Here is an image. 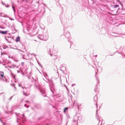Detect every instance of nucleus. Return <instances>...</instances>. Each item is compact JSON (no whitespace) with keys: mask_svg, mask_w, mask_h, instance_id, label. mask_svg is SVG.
Here are the masks:
<instances>
[{"mask_svg":"<svg viewBox=\"0 0 125 125\" xmlns=\"http://www.w3.org/2000/svg\"><path fill=\"white\" fill-rule=\"evenodd\" d=\"M43 75L44 77H46V76H47V74L46 73H43Z\"/></svg>","mask_w":125,"mask_h":125,"instance_id":"18","label":"nucleus"},{"mask_svg":"<svg viewBox=\"0 0 125 125\" xmlns=\"http://www.w3.org/2000/svg\"><path fill=\"white\" fill-rule=\"evenodd\" d=\"M19 86H21V85H20V84H19Z\"/></svg>","mask_w":125,"mask_h":125,"instance_id":"46","label":"nucleus"},{"mask_svg":"<svg viewBox=\"0 0 125 125\" xmlns=\"http://www.w3.org/2000/svg\"><path fill=\"white\" fill-rule=\"evenodd\" d=\"M114 8H116V7H119V5H113V6Z\"/></svg>","mask_w":125,"mask_h":125,"instance_id":"15","label":"nucleus"},{"mask_svg":"<svg viewBox=\"0 0 125 125\" xmlns=\"http://www.w3.org/2000/svg\"><path fill=\"white\" fill-rule=\"evenodd\" d=\"M121 49H122L121 51H122V52L121 53L119 52H118V53L121 54L123 56L122 58L123 59L124 58V56H125V54H124V53L123 52L125 53V46H123L121 47L120 48V50Z\"/></svg>","mask_w":125,"mask_h":125,"instance_id":"2","label":"nucleus"},{"mask_svg":"<svg viewBox=\"0 0 125 125\" xmlns=\"http://www.w3.org/2000/svg\"><path fill=\"white\" fill-rule=\"evenodd\" d=\"M38 37L40 40H45L43 34H42L41 35H39L38 36Z\"/></svg>","mask_w":125,"mask_h":125,"instance_id":"7","label":"nucleus"},{"mask_svg":"<svg viewBox=\"0 0 125 125\" xmlns=\"http://www.w3.org/2000/svg\"><path fill=\"white\" fill-rule=\"evenodd\" d=\"M77 104V102L76 101H75L74 103V104Z\"/></svg>","mask_w":125,"mask_h":125,"instance_id":"30","label":"nucleus"},{"mask_svg":"<svg viewBox=\"0 0 125 125\" xmlns=\"http://www.w3.org/2000/svg\"><path fill=\"white\" fill-rule=\"evenodd\" d=\"M97 56V55H95V56Z\"/></svg>","mask_w":125,"mask_h":125,"instance_id":"55","label":"nucleus"},{"mask_svg":"<svg viewBox=\"0 0 125 125\" xmlns=\"http://www.w3.org/2000/svg\"><path fill=\"white\" fill-rule=\"evenodd\" d=\"M78 119L77 120H75L74 119L73 120V121L74 122H76L77 121V122L79 121H80V122L81 123H82L83 121L82 120V118L81 117H78Z\"/></svg>","mask_w":125,"mask_h":125,"instance_id":"6","label":"nucleus"},{"mask_svg":"<svg viewBox=\"0 0 125 125\" xmlns=\"http://www.w3.org/2000/svg\"><path fill=\"white\" fill-rule=\"evenodd\" d=\"M97 119L98 120V121H99V122H100V120H99V119L98 118H97Z\"/></svg>","mask_w":125,"mask_h":125,"instance_id":"41","label":"nucleus"},{"mask_svg":"<svg viewBox=\"0 0 125 125\" xmlns=\"http://www.w3.org/2000/svg\"><path fill=\"white\" fill-rule=\"evenodd\" d=\"M7 31H3L0 30V33L2 34H6L7 33Z\"/></svg>","mask_w":125,"mask_h":125,"instance_id":"9","label":"nucleus"},{"mask_svg":"<svg viewBox=\"0 0 125 125\" xmlns=\"http://www.w3.org/2000/svg\"><path fill=\"white\" fill-rule=\"evenodd\" d=\"M12 8L13 9V11H14V12H15V7L13 6H12Z\"/></svg>","mask_w":125,"mask_h":125,"instance_id":"21","label":"nucleus"},{"mask_svg":"<svg viewBox=\"0 0 125 125\" xmlns=\"http://www.w3.org/2000/svg\"><path fill=\"white\" fill-rule=\"evenodd\" d=\"M2 54H2V53H1V55H2Z\"/></svg>","mask_w":125,"mask_h":125,"instance_id":"50","label":"nucleus"},{"mask_svg":"<svg viewBox=\"0 0 125 125\" xmlns=\"http://www.w3.org/2000/svg\"><path fill=\"white\" fill-rule=\"evenodd\" d=\"M3 125H6V124L4 123H3Z\"/></svg>","mask_w":125,"mask_h":125,"instance_id":"33","label":"nucleus"},{"mask_svg":"<svg viewBox=\"0 0 125 125\" xmlns=\"http://www.w3.org/2000/svg\"><path fill=\"white\" fill-rule=\"evenodd\" d=\"M38 62V64L40 66V67L41 68H42V65H41V64H40Z\"/></svg>","mask_w":125,"mask_h":125,"instance_id":"24","label":"nucleus"},{"mask_svg":"<svg viewBox=\"0 0 125 125\" xmlns=\"http://www.w3.org/2000/svg\"><path fill=\"white\" fill-rule=\"evenodd\" d=\"M28 79H30V77L29 76H28Z\"/></svg>","mask_w":125,"mask_h":125,"instance_id":"37","label":"nucleus"},{"mask_svg":"<svg viewBox=\"0 0 125 125\" xmlns=\"http://www.w3.org/2000/svg\"><path fill=\"white\" fill-rule=\"evenodd\" d=\"M43 96H44V97H45V96H46V95H43Z\"/></svg>","mask_w":125,"mask_h":125,"instance_id":"48","label":"nucleus"},{"mask_svg":"<svg viewBox=\"0 0 125 125\" xmlns=\"http://www.w3.org/2000/svg\"><path fill=\"white\" fill-rule=\"evenodd\" d=\"M63 35L68 39V42H69V40L71 39V36L70 32L68 31H65Z\"/></svg>","mask_w":125,"mask_h":125,"instance_id":"1","label":"nucleus"},{"mask_svg":"<svg viewBox=\"0 0 125 125\" xmlns=\"http://www.w3.org/2000/svg\"><path fill=\"white\" fill-rule=\"evenodd\" d=\"M50 89H51V91H52V88H50Z\"/></svg>","mask_w":125,"mask_h":125,"instance_id":"40","label":"nucleus"},{"mask_svg":"<svg viewBox=\"0 0 125 125\" xmlns=\"http://www.w3.org/2000/svg\"><path fill=\"white\" fill-rule=\"evenodd\" d=\"M122 37L123 38H125V34L123 35L122 36Z\"/></svg>","mask_w":125,"mask_h":125,"instance_id":"29","label":"nucleus"},{"mask_svg":"<svg viewBox=\"0 0 125 125\" xmlns=\"http://www.w3.org/2000/svg\"><path fill=\"white\" fill-rule=\"evenodd\" d=\"M0 72V75L1 77H3L4 76V74H3V72Z\"/></svg>","mask_w":125,"mask_h":125,"instance_id":"13","label":"nucleus"},{"mask_svg":"<svg viewBox=\"0 0 125 125\" xmlns=\"http://www.w3.org/2000/svg\"><path fill=\"white\" fill-rule=\"evenodd\" d=\"M47 51L48 53L49 54L50 53L51 50L50 48H47Z\"/></svg>","mask_w":125,"mask_h":125,"instance_id":"14","label":"nucleus"},{"mask_svg":"<svg viewBox=\"0 0 125 125\" xmlns=\"http://www.w3.org/2000/svg\"><path fill=\"white\" fill-rule=\"evenodd\" d=\"M22 88H23V89H24V88H25V89H26V88H25V87H22Z\"/></svg>","mask_w":125,"mask_h":125,"instance_id":"35","label":"nucleus"},{"mask_svg":"<svg viewBox=\"0 0 125 125\" xmlns=\"http://www.w3.org/2000/svg\"><path fill=\"white\" fill-rule=\"evenodd\" d=\"M23 94L24 95H25L26 96H27L28 95V94H27L26 93H25L24 92V91H23Z\"/></svg>","mask_w":125,"mask_h":125,"instance_id":"17","label":"nucleus"},{"mask_svg":"<svg viewBox=\"0 0 125 125\" xmlns=\"http://www.w3.org/2000/svg\"><path fill=\"white\" fill-rule=\"evenodd\" d=\"M3 77L2 80H3V81L4 82H7V80L6 79L5 76H4L3 77Z\"/></svg>","mask_w":125,"mask_h":125,"instance_id":"10","label":"nucleus"},{"mask_svg":"<svg viewBox=\"0 0 125 125\" xmlns=\"http://www.w3.org/2000/svg\"><path fill=\"white\" fill-rule=\"evenodd\" d=\"M15 84H13V86L15 88V90H16V88L15 87Z\"/></svg>","mask_w":125,"mask_h":125,"instance_id":"28","label":"nucleus"},{"mask_svg":"<svg viewBox=\"0 0 125 125\" xmlns=\"http://www.w3.org/2000/svg\"><path fill=\"white\" fill-rule=\"evenodd\" d=\"M22 115V116H23V117L24 118H25V115H24V114H23Z\"/></svg>","mask_w":125,"mask_h":125,"instance_id":"26","label":"nucleus"},{"mask_svg":"<svg viewBox=\"0 0 125 125\" xmlns=\"http://www.w3.org/2000/svg\"><path fill=\"white\" fill-rule=\"evenodd\" d=\"M3 48L4 49H5V48H5V47H3Z\"/></svg>","mask_w":125,"mask_h":125,"instance_id":"47","label":"nucleus"},{"mask_svg":"<svg viewBox=\"0 0 125 125\" xmlns=\"http://www.w3.org/2000/svg\"><path fill=\"white\" fill-rule=\"evenodd\" d=\"M43 79L46 82H48V80L47 78H46V77H44V78H43Z\"/></svg>","mask_w":125,"mask_h":125,"instance_id":"16","label":"nucleus"},{"mask_svg":"<svg viewBox=\"0 0 125 125\" xmlns=\"http://www.w3.org/2000/svg\"><path fill=\"white\" fill-rule=\"evenodd\" d=\"M77 106L78 107V110H79V106L78 105H77Z\"/></svg>","mask_w":125,"mask_h":125,"instance_id":"31","label":"nucleus"},{"mask_svg":"<svg viewBox=\"0 0 125 125\" xmlns=\"http://www.w3.org/2000/svg\"><path fill=\"white\" fill-rule=\"evenodd\" d=\"M13 66H16V65H13Z\"/></svg>","mask_w":125,"mask_h":125,"instance_id":"45","label":"nucleus"},{"mask_svg":"<svg viewBox=\"0 0 125 125\" xmlns=\"http://www.w3.org/2000/svg\"><path fill=\"white\" fill-rule=\"evenodd\" d=\"M13 75V73H12V74H11V75Z\"/></svg>","mask_w":125,"mask_h":125,"instance_id":"49","label":"nucleus"},{"mask_svg":"<svg viewBox=\"0 0 125 125\" xmlns=\"http://www.w3.org/2000/svg\"><path fill=\"white\" fill-rule=\"evenodd\" d=\"M12 98V97H11L10 98V99H10V100Z\"/></svg>","mask_w":125,"mask_h":125,"instance_id":"42","label":"nucleus"},{"mask_svg":"<svg viewBox=\"0 0 125 125\" xmlns=\"http://www.w3.org/2000/svg\"><path fill=\"white\" fill-rule=\"evenodd\" d=\"M6 47H7V46H6Z\"/></svg>","mask_w":125,"mask_h":125,"instance_id":"54","label":"nucleus"},{"mask_svg":"<svg viewBox=\"0 0 125 125\" xmlns=\"http://www.w3.org/2000/svg\"><path fill=\"white\" fill-rule=\"evenodd\" d=\"M24 106L25 107H27V108H28L29 107V105H27L26 104H25L24 105Z\"/></svg>","mask_w":125,"mask_h":125,"instance_id":"22","label":"nucleus"},{"mask_svg":"<svg viewBox=\"0 0 125 125\" xmlns=\"http://www.w3.org/2000/svg\"><path fill=\"white\" fill-rule=\"evenodd\" d=\"M68 109V107H66L65 108L64 110V112H65V111L67 110Z\"/></svg>","mask_w":125,"mask_h":125,"instance_id":"19","label":"nucleus"},{"mask_svg":"<svg viewBox=\"0 0 125 125\" xmlns=\"http://www.w3.org/2000/svg\"><path fill=\"white\" fill-rule=\"evenodd\" d=\"M109 37L110 38H113L112 37H117L120 36V34L116 33H113L111 35H109Z\"/></svg>","mask_w":125,"mask_h":125,"instance_id":"3","label":"nucleus"},{"mask_svg":"<svg viewBox=\"0 0 125 125\" xmlns=\"http://www.w3.org/2000/svg\"><path fill=\"white\" fill-rule=\"evenodd\" d=\"M24 63L23 62H21V65L22 66H23L24 65Z\"/></svg>","mask_w":125,"mask_h":125,"instance_id":"27","label":"nucleus"},{"mask_svg":"<svg viewBox=\"0 0 125 125\" xmlns=\"http://www.w3.org/2000/svg\"><path fill=\"white\" fill-rule=\"evenodd\" d=\"M26 103H28L29 102V101H26Z\"/></svg>","mask_w":125,"mask_h":125,"instance_id":"38","label":"nucleus"},{"mask_svg":"<svg viewBox=\"0 0 125 125\" xmlns=\"http://www.w3.org/2000/svg\"><path fill=\"white\" fill-rule=\"evenodd\" d=\"M76 85V84H75L73 83V84H72V87H73V86H75Z\"/></svg>","mask_w":125,"mask_h":125,"instance_id":"25","label":"nucleus"},{"mask_svg":"<svg viewBox=\"0 0 125 125\" xmlns=\"http://www.w3.org/2000/svg\"><path fill=\"white\" fill-rule=\"evenodd\" d=\"M96 73H97L96 72V73H95L96 74Z\"/></svg>","mask_w":125,"mask_h":125,"instance_id":"53","label":"nucleus"},{"mask_svg":"<svg viewBox=\"0 0 125 125\" xmlns=\"http://www.w3.org/2000/svg\"><path fill=\"white\" fill-rule=\"evenodd\" d=\"M29 0H26V1L28 2V1Z\"/></svg>","mask_w":125,"mask_h":125,"instance_id":"43","label":"nucleus"},{"mask_svg":"<svg viewBox=\"0 0 125 125\" xmlns=\"http://www.w3.org/2000/svg\"><path fill=\"white\" fill-rule=\"evenodd\" d=\"M97 84L95 86L94 90L95 92H98V90L97 89V87L98 86H99V80L97 78Z\"/></svg>","mask_w":125,"mask_h":125,"instance_id":"4","label":"nucleus"},{"mask_svg":"<svg viewBox=\"0 0 125 125\" xmlns=\"http://www.w3.org/2000/svg\"><path fill=\"white\" fill-rule=\"evenodd\" d=\"M35 87L37 88H38V86L35 84Z\"/></svg>","mask_w":125,"mask_h":125,"instance_id":"23","label":"nucleus"},{"mask_svg":"<svg viewBox=\"0 0 125 125\" xmlns=\"http://www.w3.org/2000/svg\"><path fill=\"white\" fill-rule=\"evenodd\" d=\"M9 68H12V67L11 66H9Z\"/></svg>","mask_w":125,"mask_h":125,"instance_id":"44","label":"nucleus"},{"mask_svg":"<svg viewBox=\"0 0 125 125\" xmlns=\"http://www.w3.org/2000/svg\"><path fill=\"white\" fill-rule=\"evenodd\" d=\"M71 43H72V42H70V43H71Z\"/></svg>","mask_w":125,"mask_h":125,"instance_id":"51","label":"nucleus"},{"mask_svg":"<svg viewBox=\"0 0 125 125\" xmlns=\"http://www.w3.org/2000/svg\"><path fill=\"white\" fill-rule=\"evenodd\" d=\"M7 37L8 38H7L6 37H5L6 40L8 42L10 43V41H11L12 39H13V38L10 36H8Z\"/></svg>","mask_w":125,"mask_h":125,"instance_id":"5","label":"nucleus"},{"mask_svg":"<svg viewBox=\"0 0 125 125\" xmlns=\"http://www.w3.org/2000/svg\"><path fill=\"white\" fill-rule=\"evenodd\" d=\"M97 96L96 95H95L94 96V101H95L96 102V107H97Z\"/></svg>","mask_w":125,"mask_h":125,"instance_id":"8","label":"nucleus"},{"mask_svg":"<svg viewBox=\"0 0 125 125\" xmlns=\"http://www.w3.org/2000/svg\"><path fill=\"white\" fill-rule=\"evenodd\" d=\"M40 91L42 93V94H45V90H43L42 91L40 90Z\"/></svg>","mask_w":125,"mask_h":125,"instance_id":"12","label":"nucleus"},{"mask_svg":"<svg viewBox=\"0 0 125 125\" xmlns=\"http://www.w3.org/2000/svg\"><path fill=\"white\" fill-rule=\"evenodd\" d=\"M0 121H1L2 123H3V122H2V121L1 120V119H0Z\"/></svg>","mask_w":125,"mask_h":125,"instance_id":"34","label":"nucleus"},{"mask_svg":"<svg viewBox=\"0 0 125 125\" xmlns=\"http://www.w3.org/2000/svg\"><path fill=\"white\" fill-rule=\"evenodd\" d=\"M49 54H50L51 56H52V55L51 54H50V53Z\"/></svg>","mask_w":125,"mask_h":125,"instance_id":"39","label":"nucleus"},{"mask_svg":"<svg viewBox=\"0 0 125 125\" xmlns=\"http://www.w3.org/2000/svg\"><path fill=\"white\" fill-rule=\"evenodd\" d=\"M32 79H33V77H32Z\"/></svg>","mask_w":125,"mask_h":125,"instance_id":"52","label":"nucleus"},{"mask_svg":"<svg viewBox=\"0 0 125 125\" xmlns=\"http://www.w3.org/2000/svg\"><path fill=\"white\" fill-rule=\"evenodd\" d=\"M2 4L3 5H4L5 4L3 2H2Z\"/></svg>","mask_w":125,"mask_h":125,"instance_id":"32","label":"nucleus"},{"mask_svg":"<svg viewBox=\"0 0 125 125\" xmlns=\"http://www.w3.org/2000/svg\"><path fill=\"white\" fill-rule=\"evenodd\" d=\"M4 5L7 8H8L9 7V6L8 4H5Z\"/></svg>","mask_w":125,"mask_h":125,"instance_id":"20","label":"nucleus"},{"mask_svg":"<svg viewBox=\"0 0 125 125\" xmlns=\"http://www.w3.org/2000/svg\"><path fill=\"white\" fill-rule=\"evenodd\" d=\"M20 38L19 36H18L16 38V42H18L20 41Z\"/></svg>","mask_w":125,"mask_h":125,"instance_id":"11","label":"nucleus"},{"mask_svg":"<svg viewBox=\"0 0 125 125\" xmlns=\"http://www.w3.org/2000/svg\"><path fill=\"white\" fill-rule=\"evenodd\" d=\"M52 86H54V84L53 83H52Z\"/></svg>","mask_w":125,"mask_h":125,"instance_id":"36","label":"nucleus"}]
</instances>
